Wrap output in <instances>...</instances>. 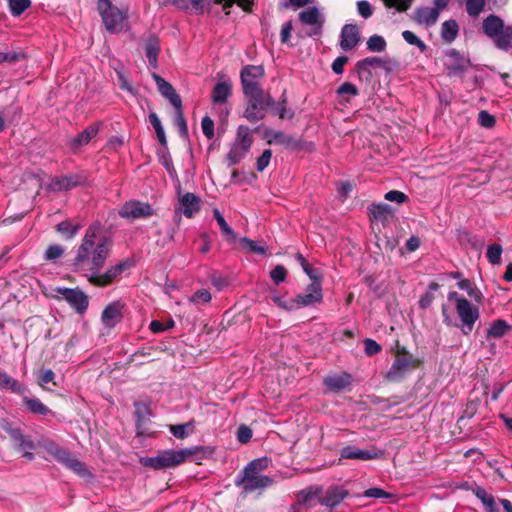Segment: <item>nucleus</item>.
Returning a JSON list of instances; mask_svg holds the SVG:
<instances>
[{
    "instance_id": "ea45409f",
    "label": "nucleus",
    "mask_w": 512,
    "mask_h": 512,
    "mask_svg": "<svg viewBox=\"0 0 512 512\" xmlns=\"http://www.w3.org/2000/svg\"><path fill=\"white\" fill-rule=\"evenodd\" d=\"M20 118V109L15 107L12 109H5L0 112V132L5 129V122L18 121Z\"/></svg>"
},
{
    "instance_id": "2f4dec72",
    "label": "nucleus",
    "mask_w": 512,
    "mask_h": 512,
    "mask_svg": "<svg viewBox=\"0 0 512 512\" xmlns=\"http://www.w3.org/2000/svg\"><path fill=\"white\" fill-rule=\"evenodd\" d=\"M98 125L93 124L87 127L83 132H81L78 136L73 138L71 141V146L73 149H78L86 144L89 143V141L96 136L98 133Z\"/></svg>"
},
{
    "instance_id": "5fc2aeb1",
    "label": "nucleus",
    "mask_w": 512,
    "mask_h": 512,
    "mask_svg": "<svg viewBox=\"0 0 512 512\" xmlns=\"http://www.w3.org/2000/svg\"><path fill=\"white\" fill-rule=\"evenodd\" d=\"M211 293L206 289L196 291L190 298V302L195 305L206 304L211 301Z\"/></svg>"
},
{
    "instance_id": "412c9836",
    "label": "nucleus",
    "mask_w": 512,
    "mask_h": 512,
    "mask_svg": "<svg viewBox=\"0 0 512 512\" xmlns=\"http://www.w3.org/2000/svg\"><path fill=\"white\" fill-rule=\"evenodd\" d=\"M179 210L187 218H192L200 210V198L194 193L187 192L183 194L180 199Z\"/></svg>"
},
{
    "instance_id": "1a4fd4ad",
    "label": "nucleus",
    "mask_w": 512,
    "mask_h": 512,
    "mask_svg": "<svg viewBox=\"0 0 512 512\" xmlns=\"http://www.w3.org/2000/svg\"><path fill=\"white\" fill-rule=\"evenodd\" d=\"M322 300V288L320 282L311 283L303 294L297 296L295 300L284 303L280 299H276L278 304L287 310L312 306Z\"/></svg>"
},
{
    "instance_id": "6e6552de",
    "label": "nucleus",
    "mask_w": 512,
    "mask_h": 512,
    "mask_svg": "<svg viewBox=\"0 0 512 512\" xmlns=\"http://www.w3.org/2000/svg\"><path fill=\"white\" fill-rule=\"evenodd\" d=\"M252 143L253 140L250 136V129L247 126H239L236 140L227 155L229 165H235L243 159L250 150Z\"/></svg>"
},
{
    "instance_id": "864d4df0",
    "label": "nucleus",
    "mask_w": 512,
    "mask_h": 512,
    "mask_svg": "<svg viewBox=\"0 0 512 512\" xmlns=\"http://www.w3.org/2000/svg\"><path fill=\"white\" fill-rule=\"evenodd\" d=\"M439 285L437 283H431L428 287V291L420 298L419 305L421 308H427L430 306L434 299V294L438 290Z\"/></svg>"
},
{
    "instance_id": "cd10ccee",
    "label": "nucleus",
    "mask_w": 512,
    "mask_h": 512,
    "mask_svg": "<svg viewBox=\"0 0 512 512\" xmlns=\"http://www.w3.org/2000/svg\"><path fill=\"white\" fill-rule=\"evenodd\" d=\"M245 95L249 98L248 103L255 106L257 109H260L264 114L266 113V110L274 104L272 97L265 94L262 89L255 93H248Z\"/></svg>"
},
{
    "instance_id": "69168bd1",
    "label": "nucleus",
    "mask_w": 512,
    "mask_h": 512,
    "mask_svg": "<svg viewBox=\"0 0 512 512\" xmlns=\"http://www.w3.org/2000/svg\"><path fill=\"white\" fill-rule=\"evenodd\" d=\"M201 127L203 134L208 139H212L214 137V122L210 117L206 116L202 119Z\"/></svg>"
},
{
    "instance_id": "e433bc0d",
    "label": "nucleus",
    "mask_w": 512,
    "mask_h": 512,
    "mask_svg": "<svg viewBox=\"0 0 512 512\" xmlns=\"http://www.w3.org/2000/svg\"><path fill=\"white\" fill-rule=\"evenodd\" d=\"M457 285L461 290L466 291L474 302L477 304L481 303L483 297L482 293L470 280L461 279Z\"/></svg>"
},
{
    "instance_id": "7ed1b4c3",
    "label": "nucleus",
    "mask_w": 512,
    "mask_h": 512,
    "mask_svg": "<svg viewBox=\"0 0 512 512\" xmlns=\"http://www.w3.org/2000/svg\"><path fill=\"white\" fill-rule=\"evenodd\" d=\"M204 451L202 446H194L181 450H163L154 457H146L141 459V463L145 467L156 470L166 469L178 466L184 463L188 458Z\"/></svg>"
},
{
    "instance_id": "72a5a7b5",
    "label": "nucleus",
    "mask_w": 512,
    "mask_h": 512,
    "mask_svg": "<svg viewBox=\"0 0 512 512\" xmlns=\"http://www.w3.org/2000/svg\"><path fill=\"white\" fill-rule=\"evenodd\" d=\"M160 51L159 41L155 37H151L147 40L145 44V54L148 59L149 64L156 68L157 67V59Z\"/></svg>"
},
{
    "instance_id": "338daca9",
    "label": "nucleus",
    "mask_w": 512,
    "mask_h": 512,
    "mask_svg": "<svg viewBox=\"0 0 512 512\" xmlns=\"http://www.w3.org/2000/svg\"><path fill=\"white\" fill-rule=\"evenodd\" d=\"M272 157V151L267 149L264 150L262 155L257 159V170L259 172L264 171L270 163Z\"/></svg>"
},
{
    "instance_id": "b1692460",
    "label": "nucleus",
    "mask_w": 512,
    "mask_h": 512,
    "mask_svg": "<svg viewBox=\"0 0 512 512\" xmlns=\"http://www.w3.org/2000/svg\"><path fill=\"white\" fill-rule=\"evenodd\" d=\"M127 316V307L125 303L120 300L109 303L102 312V320H115Z\"/></svg>"
},
{
    "instance_id": "bb28decb",
    "label": "nucleus",
    "mask_w": 512,
    "mask_h": 512,
    "mask_svg": "<svg viewBox=\"0 0 512 512\" xmlns=\"http://www.w3.org/2000/svg\"><path fill=\"white\" fill-rule=\"evenodd\" d=\"M473 493L481 501L485 512H500L495 497L489 494L483 487L477 486L473 489Z\"/></svg>"
},
{
    "instance_id": "f3484780",
    "label": "nucleus",
    "mask_w": 512,
    "mask_h": 512,
    "mask_svg": "<svg viewBox=\"0 0 512 512\" xmlns=\"http://www.w3.org/2000/svg\"><path fill=\"white\" fill-rule=\"evenodd\" d=\"M264 139L268 144H279L288 149H295L299 147V141L291 135L285 134L281 131H276L271 128H266L263 132Z\"/></svg>"
},
{
    "instance_id": "423d86ee",
    "label": "nucleus",
    "mask_w": 512,
    "mask_h": 512,
    "mask_svg": "<svg viewBox=\"0 0 512 512\" xmlns=\"http://www.w3.org/2000/svg\"><path fill=\"white\" fill-rule=\"evenodd\" d=\"M212 3L223 4L224 8L237 3L243 9L248 10L253 0H175V5L180 9L189 10L194 13H203L208 10Z\"/></svg>"
},
{
    "instance_id": "f03ea898",
    "label": "nucleus",
    "mask_w": 512,
    "mask_h": 512,
    "mask_svg": "<svg viewBox=\"0 0 512 512\" xmlns=\"http://www.w3.org/2000/svg\"><path fill=\"white\" fill-rule=\"evenodd\" d=\"M270 463L267 457L257 458L249 462L243 470L236 476L235 485L242 489L244 494L252 493L256 490H264L271 486L274 480L261 474Z\"/></svg>"
},
{
    "instance_id": "e2e57ef3",
    "label": "nucleus",
    "mask_w": 512,
    "mask_h": 512,
    "mask_svg": "<svg viewBox=\"0 0 512 512\" xmlns=\"http://www.w3.org/2000/svg\"><path fill=\"white\" fill-rule=\"evenodd\" d=\"M381 346L374 340L366 338L364 340V351L368 356H373L381 351Z\"/></svg>"
},
{
    "instance_id": "4468645a",
    "label": "nucleus",
    "mask_w": 512,
    "mask_h": 512,
    "mask_svg": "<svg viewBox=\"0 0 512 512\" xmlns=\"http://www.w3.org/2000/svg\"><path fill=\"white\" fill-rule=\"evenodd\" d=\"M153 211L149 204L139 201L126 202L119 210L120 217L128 220H135L152 215Z\"/></svg>"
},
{
    "instance_id": "680f3d73",
    "label": "nucleus",
    "mask_w": 512,
    "mask_h": 512,
    "mask_svg": "<svg viewBox=\"0 0 512 512\" xmlns=\"http://www.w3.org/2000/svg\"><path fill=\"white\" fill-rule=\"evenodd\" d=\"M287 271L282 265H277L271 272L270 277L276 285L285 281Z\"/></svg>"
},
{
    "instance_id": "aec40b11",
    "label": "nucleus",
    "mask_w": 512,
    "mask_h": 512,
    "mask_svg": "<svg viewBox=\"0 0 512 512\" xmlns=\"http://www.w3.org/2000/svg\"><path fill=\"white\" fill-rule=\"evenodd\" d=\"M152 76L157 84L159 92L169 100V102L174 108H179L182 100L180 96L176 93L173 86L155 73H153Z\"/></svg>"
},
{
    "instance_id": "052dcab7",
    "label": "nucleus",
    "mask_w": 512,
    "mask_h": 512,
    "mask_svg": "<svg viewBox=\"0 0 512 512\" xmlns=\"http://www.w3.org/2000/svg\"><path fill=\"white\" fill-rule=\"evenodd\" d=\"M4 388L10 389L13 393H16L18 395L26 396L25 393L27 392V387L23 384H21L18 380L12 378L9 376V381H7V386Z\"/></svg>"
},
{
    "instance_id": "13d9d810",
    "label": "nucleus",
    "mask_w": 512,
    "mask_h": 512,
    "mask_svg": "<svg viewBox=\"0 0 512 512\" xmlns=\"http://www.w3.org/2000/svg\"><path fill=\"white\" fill-rule=\"evenodd\" d=\"M356 6H357L358 14L361 17H363L364 19L370 18L374 13V9H373L372 5L366 0L358 1L356 3Z\"/></svg>"
},
{
    "instance_id": "bf43d9fd",
    "label": "nucleus",
    "mask_w": 512,
    "mask_h": 512,
    "mask_svg": "<svg viewBox=\"0 0 512 512\" xmlns=\"http://www.w3.org/2000/svg\"><path fill=\"white\" fill-rule=\"evenodd\" d=\"M383 64L382 59L378 57H367L357 62L356 67L359 71L365 70L368 67H379Z\"/></svg>"
},
{
    "instance_id": "393cba45",
    "label": "nucleus",
    "mask_w": 512,
    "mask_h": 512,
    "mask_svg": "<svg viewBox=\"0 0 512 512\" xmlns=\"http://www.w3.org/2000/svg\"><path fill=\"white\" fill-rule=\"evenodd\" d=\"M232 92V84L230 80H223L218 83L213 88L212 91V102L214 104H224L231 96Z\"/></svg>"
},
{
    "instance_id": "f8f14e48",
    "label": "nucleus",
    "mask_w": 512,
    "mask_h": 512,
    "mask_svg": "<svg viewBox=\"0 0 512 512\" xmlns=\"http://www.w3.org/2000/svg\"><path fill=\"white\" fill-rule=\"evenodd\" d=\"M349 495V491L343 486L332 484L326 489L321 487L320 505L333 509L337 507Z\"/></svg>"
},
{
    "instance_id": "9d476101",
    "label": "nucleus",
    "mask_w": 512,
    "mask_h": 512,
    "mask_svg": "<svg viewBox=\"0 0 512 512\" xmlns=\"http://www.w3.org/2000/svg\"><path fill=\"white\" fill-rule=\"evenodd\" d=\"M54 296L65 300L78 314L82 315L88 307V297L79 288L55 287Z\"/></svg>"
},
{
    "instance_id": "a211bd4d",
    "label": "nucleus",
    "mask_w": 512,
    "mask_h": 512,
    "mask_svg": "<svg viewBox=\"0 0 512 512\" xmlns=\"http://www.w3.org/2000/svg\"><path fill=\"white\" fill-rule=\"evenodd\" d=\"M360 42V31L355 24H345L341 29L340 47L344 51L355 48Z\"/></svg>"
},
{
    "instance_id": "39448f33",
    "label": "nucleus",
    "mask_w": 512,
    "mask_h": 512,
    "mask_svg": "<svg viewBox=\"0 0 512 512\" xmlns=\"http://www.w3.org/2000/svg\"><path fill=\"white\" fill-rule=\"evenodd\" d=\"M98 11L110 33H118L126 27L128 10L114 6L112 0H98Z\"/></svg>"
},
{
    "instance_id": "3c124183",
    "label": "nucleus",
    "mask_w": 512,
    "mask_h": 512,
    "mask_svg": "<svg viewBox=\"0 0 512 512\" xmlns=\"http://www.w3.org/2000/svg\"><path fill=\"white\" fill-rule=\"evenodd\" d=\"M403 39L410 45L416 46L421 52H425L427 45L416 36L412 31L405 30L402 32Z\"/></svg>"
},
{
    "instance_id": "4c0bfd02",
    "label": "nucleus",
    "mask_w": 512,
    "mask_h": 512,
    "mask_svg": "<svg viewBox=\"0 0 512 512\" xmlns=\"http://www.w3.org/2000/svg\"><path fill=\"white\" fill-rule=\"evenodd\" d=\"M320 496H321V486H312L307 489H303L299 493V503L308 504L313 499H318V503L320 504Z\"/></svg>"
},
{
    "instance_id": "49530a36",
    "label": "nucleus",
    "mask_w": 512,
    "mask_h": 512,
    "mask_svg": "<svg viewBox=\"0 0 512 512\" xmlns=\"http://www.w3.org/2000/svg\"><path fill=\"white\" fill-rule=\"evenodd\" d=\"M213 215L215 220L217 221L218 225L220 226V229L222 233L228 237H231L233 240H235L236 236L232 228L228 225L222 214L218 209L213 210Z\"/></svg>"
},
{
    "instance_id": "4d7b16f0",
    "label": "nucleus",
    "mask_w": 512,
    "mask_h": 512,
    "mask_svg": "<svg viewBox=\"0 0 512 512\" xmlns=\"http://www.w3.org/2000/svg\"><path fill=\"white\" fill-rule=\"evenodd\" d=\"M382 1L384 2V4L387 7H389V8L394 7L399 12L407 11L413 2V0H382Z\"/></svg>"
},
{
    "instance_id": "a19ab883",
    "label": "nucleus",
    "mask_w": 512,
    "mask_h": 512,
    "mask_svg": "<svg viewBox=\"0 0 512 512\" xmlns=\"http://www.w3.org/2000/svg\"><path fill=\"white\" fill-rule=\"evenodd\" d=\"M511 326L507 324V322H493L491 327L488 329L487 337L488 338H500L505 335Z\"/></svg>"
},
{
    "instance_id": "a18cd8bd",
    "label": "nucleus",
    "mask_w": 512,
    "mask_h": 512,
    "mask_svg": "<svg viewBox=\"0 0 512 512\" xmlns=\"http://www.w3.org/2000/svg\"><path fill=\"white\" fill-rule=\"evenodd\" d=\"M79 229V225H72L69 221H63L57 225V231L67 239L73 238Z\"/></svg>"
},
{
    "instance_id": "f257e3e1",
    "label": "nucleus",
    "mask_w": 512,
    "mask_h": 512,
    "mask_svg": "<svg viewBox=\"0 0 512 512\" xmlns=\"http://www.w3.org/2000/svg\"><path fill=\"white\" fill-rule=\"evenodd\" d=\"M99 232L100 226L96 224L86 230L74 258L73 264L78 270L92 273L103 267L111 248V240L101 237L96 241Z\"/></svg>"
},
{
    "instance_id": "774afa93",
    "label": "nucleus",
    "mask_w": 512,
    "mask_h": 512,
    "mask_svg": "<svg viewBox=\"0 0 512 512\" xmlns=\"http://www.w3.org/2000/svg\"><path fill=\"white\" fill-rule=\"evenodd\" d=\"M478 122L482 127L491 128L495 124V118L487 111H480L478 114Z\"/></svg>"
},
{
    "instance_id": "c756f323",
    "label": "nucleus",
    "mask_w": 512,
    "mask_h": 512,
    "mask_svg": "<svg viewBox=\"0 0 512 512\" xmlns=\"http://www.w3.org/2000/svg\"><path fill=\"white\" fill-rule=\"evenodd\" d=\"M482 28L487 36L495 38L503 31L504 23L498 16L489 15L484 19Z\"/></svg>"
},
{
    "instance_id": "09e8293b",
    "label": "nucleus",
    "mask_w": 512,
    "mask_h": 512,
    "mask_svg": "<svg viewBox=\"0 0 512 512\" xmlns=\"http://www.w3.org/2000/svg\"><path fill=\"white\" fill-rule=\"evenodd\" d=\"M8 3L13 16L21 15L31 5L30 0H8Z\"/></svg>"
},
{
    "instance_id": "473e14b6",
    "label": "nucleus",
    "mask_w": 512,
    "mask_h": 512,
    "mask_svg": "<svg viewBox=\"0 0 512 512\" xmlns=\"http://www.w3.org/2000/svg\"><path fill=\"white\" fill-rule=\"evenodd\" d=\"M23 403L27 410L32 414L45 416L51 413V410L38 398H30L26 395L23 396Z\"/></svg>"
},
{
    "instance_id": "2eb2a0df",
    "label": "nucleus",
    "mask_w": 512,
    "mask_h": 512,
    "mask_svg": "<svg viewBox=\"0 0 512 512\" xmlns=\"http://www.w3.org/2000/svg\"><path fill=\"white\" fill-rule=\"evenodd\" d=\"M381 456L382 452L376 448L364 450L353 445L345 446L340 451V459L368 461L378 459Z\"/></svg>"
},
{
    "instance_id": "ddd939ff",
    "label": "nucleus",
    "mask_w": 512,
    "mask_h": 512,
    "mask_svg": "<svg viewBox=\"0 0 512 512\" xmlns=\"http://www.w3.org/2000/svg\"><path fill=\"white\" fill-rule=\"evenodd\" d=\"M264 75L262 66L248 65L241 71V83L244 94L260 90L259 79Z\"/></svg>"
},
{
    "instance_id": "c85d7f7f",
    "label": "nucleus",
    "mask_w": 512,
    "mask_h": 512,
    "mask_svg": "<svg viewBox=\"0 0 512 512\" xmlns=\"http://www.w3.org/2000/svg\"><path fill=\"white\" fill-rule=\"evenodd\" d=\"M369 212L376 221L386 223L393 217V210L385 203H373L369 206Z\"/></svg>"
},
{
    "instance_id": "c9c22d12",
    "label": "nucleus",
    "mask_w": 512,
    "mask_h": 512,
    "mask_svg": "<svg viewBox=\"0 0 512 512\" xmlns=\"http://www.w3.org/2000/svg\"><path fill=\"white\" fill-rule=\"evenodd\" d=\"M458 24L455 20H447L442 24L441 37L448 43L455 40L458 35Z\"/></svg>"
},
{
    "instance_id": "20e7f679",
    "label": "nucleus",
    "mask_w": 512,
    "mask_h": 512,
    "mask_svg": "<svg viewBox=\"0 0 512 512\" xmlns=\"http://www.w3.org/2000/svg\"><path fill=\"white\" fill-rule=\"evenodd\" d=\"M40 446L58 463L70 469L78 476L82 478L91 476L85 463L75 458L68 449L59 446L53 440H44L40 443Z\"/></svg>"
},
{
    "instance_id": "f704fd0d",
    "label": "nucleus",
    "mask_w": 512,
    "mask_h": 512,
    "mask_svg": "<svg viewBox=\"0 0 512 512\" xmlns=\"http://www.w3.org/2000/svg\"><path fill=\"white\" fill-rule=\"evenodd\" d=\"M158 160L159 162L165 167L166 171L168 172L169 176L174 179L177 178V172L174 168L171 155L168 151L167 146L162 147L157 152Z\"/></svg>"
},
{
    "instance_id": "7c9ffc66",
    "label": "nucleus",
    "mask_w": 512,
    "mask_h": 512,
    "mask_svg": "<svg viewBox=\"0 0 512 512\" xmlns=\"http://www.w3.org/2000/svg\"><path fill=\"white\" fill-rule=\"evenodd\" d=\"M81 184L80 177L76 175L63 176L61 178H55L50 183V189L53 191H64L70 190Z\"/></svg>"
},
{
    "instance_id": "6e6d98bb",
    "label": "nucleus",
    "mask_w": 512,
    "mask_h": 512,
    "mask_svg": "<svg viewBox=\"0 0 512 512\" xmlns=\"http://www.w3.org/2000/svg\"><path fill=\"white\" fill-rule=\"evenodd\" d=\"M244 117L254 123L264 118V112H262L260 109H257L255 106L248 103L245 112Z\"/></svg>"
},
{
    "instance_id": "dca6fc26",
    "label": "nucleus",
    "mask_w": 512,
    "mask_h": 512,
    "mask_svg": "<svg viewBox=\"0 0 512 512\" xmlns=\"http://www.w3.org/2000/svg\"><path fill=\"white\" fill-rule=\"evenodd\" d=\"M416 360L407 356H397L386 374L390 381H398L416 364Z\"/></svg>"
},
{
    "instance_id": "5701e85b",
    "label": "nucleus",
    "mask_w": 512,
    "mask_h": 512,
    "mask_svg": "<svg viewBox=\"0 0 512 512\" xmlns=\"http://www.w3.org/2000/svg\"><path fill=\"white\" fill-rule=\"evenodd\" d=\"M440 12L435 7H418L414 11L413 19L418 24L433 26L438 18Z\"/></svg>"
},
{
    "instance_id": "603ef678",
    "label": "nucleus",
    "mask_w": 512,
    "mask_h": 512,
    "mask_svg": "<svg viewBox=\"0 0 512 512\" xmlns=\"http://www.w3.org/2000/svg\"><path fill=\"white\" fill-rule=\"evenodd\" d=\"M501 255H502V247L499 244L495 243V244L488 246L486 256H487L488 261L491 264H493V265L499 264L500 260H501Z\"/></svg>"
},
{
    "instance_id": "0eeeda50",
    "label": "nucleus",
    "mask_w": 512,
    "mask_h": 512,
    "mask_svg": "<svg viewBox=\"0 0 512 512\" xmlns=\"http://www.w3.org/2000/svg\"><path fill=\"white\" fill-rule=\"evenodd\" d=\"M133 266V261L125 259L118 264L111 266L104 273L100 270H96L92 273H87L88 281L96 286H107L114 282L124 271L130 269Z\"/></svg>"
},
{
    "instance_id": "9b49d317",
    "label": "nucleus",
    "mask_w": 512,
    "mask_h": 512,
    "mask_svg": "<svg viewBox=\"0 0 512 512\" xmlns=\"http://www.w3.org/2000/svg\"><path fill=\"white\" fill-rule=\"evenodd\" d=\"M448 300L455 306L460 320H477L479 318V308L457 292H450Z\"/></svg>"
},
{
    "instance_id": "6ab92c4d",
    "label": "nucleus",
    "mask_w": 512,
    "mask_h": 512,
    "mask_svg": "<svg viewBox=\"0 0 512 512\" xmlns=\"http://www.w3.org/2000/svg\"><path fill=\"white\" fill-rule=\"evenodd\" d=\"M352 380L353 378L350 373H334L327 375L323 379V384L330 391L340 392L348 388L352 384Z\"/></svg>"
},
{
    "instance_id": "0e129e2a",
    "label": "nucleus",
    "mask_w": 512,
    "mask_h": 512,
    "mask_svg": "<svg viewBox=\"0 0 512 512\" xmlns=\"http://www.w3.org/2000/svg\"><path fill=\"white\" fill-rule=\"evenodd\" d=\"M363 496L366 498H390L392 495L381 488L373 487L365 490Z\"/></svg>"
},
{
    "instance_id": "8fccbe9b",
    "label": "nucleus",
    "mask_w": 512,
    "mask_h": 512,
    "mask_svg": "<svg viewBox=\"0 0 512 512\" xmlns=\"http://www.w3.org/2000/svg\"><path fill=\"white\" fill-rule=\"evenodd\" d=\"M174 123L179 129L180 135L182 137H187L188 136V127H187L185 117L183 115L182 104L180 105L179 108H175Z\"/></svg>"
},
{
    "instance_id": "de8ad7c7",
    "label": "nucleus",
    "mask_w": 512,
    "mask_h": 512,
    "mask_svg": "<svg viewBox=\"0 0 512 512\" xmlns=\"http://www.w3.org/2000/svg\"><path fill=\"white\" fill-rule=\"evenodd\" d=\"M485 0H466V11L471 17H477L485 8Z\"/></svg>"
},
{
    "instance_id": "58836bf2",
    "label": "nucleus",
    "mask_w": 512,
    "mask_h": 512,
    "mask_svg": "<svg viewBox=\"0 0 512 512\" xmlns=\"http://www.w3.org/2000/svg\"><path fill=\"white\" fill-rule=\"evenodd\" d=\"M240 243L243 249L249 253H254L258 255L266 254V247L262 244L257 243L254 240L244 237L240 239Z\"/></svg>"
},
{
    "instance_id": "37998d69",
    "label": "nucleus",
    "mask_w": 512,
    "mask_h": 512,
    "mask_svg": "<svg viewBox=\"0 0 512 512\" xmlns=\"http://www.w3.org/2000/svg\"><path fill=\"white\" fill-rule=\"evenodd\" d=\"M496 46L499 49L507 51L511 47L512 42V31L507 27L497 36L495 37Z\"/></svg>"
},
{
    "instance_id": "4be33fe9",
    "label": "nucleus",
    "mask_w": 512,
    "mask_h": 512,
    "mask_svg": "<svg viewBox=\"0 0 512 512\" xmlns=\"http://www.w3.org/2000/svg\"><path fill=\"white\" fill-rule=\"evenodd\" d=\"M10 438L17 444L19 450H34L36 448L33 440L24 435L22 429L12 427L10 424L4 427Z\"/></svg>"
},
{
    "instance_id": "c03bdc74",
    "label": "nucleus",
    "mask_w": 512,
    "mask_h": 512,
    "mask_svg": "<svg viewBox=\"0 0 512 512\" xmlns=\"http://www.w3.org/2000/svg\"><path fill=\"white\" fill-rule=\"evenodd\" d=\"M386 41L380 35H372L367 40V48L372 52H383L386 49Z\"/></svg>"
},
{
    "instance_id": "79ce46f5",
    "label": "nucleus",
    "mask_w": 512,
    "mask_h": 512,
    "mask_svg": "<svg viewBox=\"0 0 512 512\" xmlns=\"http://www.w3.org/2000/svg\"><path fill=\"white\" fill-rule=\"evenodd\" d=\"M193 424L194 420H191L187 423L171 425L169 430L174 437L178 439H185L189 436L190 433H192V430L188 431V428L192 427Z\"/></svg>"
},
{
    "instance_id": "a878e982",
    "label": "nucleus",
    "mask_w": 512,
    "mask_h": 512,
    "mask_svg": "<svg viewBox=\"0 0 512 512\" xmlns=\"http://www.w3.org/2000/svg\"><path fill=\"white\" fill-rule=\"evenodd\" d=\"M299 19L303 24L315 27L317 30L321 29L324 21L316 7H309L301 11L299 13Z\"/></svg>"
}]
</instances>
